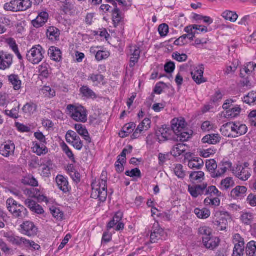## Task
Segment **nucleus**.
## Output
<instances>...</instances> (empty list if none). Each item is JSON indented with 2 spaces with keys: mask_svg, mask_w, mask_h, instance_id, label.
I'll return each mask as SVG.
<instances>
[{
  "mask_svg": "<svg viewBox=\"0 0 256 256\" xmlns=\"http://www.w3.org/2000/svg\"><path fill=\"white\" fill-rule=\"evenodd\" d=\"M106 174V172H102L101 179L98 182L92 184L91 197L94 199L98 198L101 202L106 201L108 196Z\"/></svg>",
  "mask_w": 256,
  "mask_h": 256,
  "instance_id": "obj_1",
  "label": "nucleus"
},
{
  "mask_svg": "<svg viewBox=\"0 0 256 256\" xmlns=\"http://www.w3.org/2000/svg\"><path fill=\"white\" fill-rule=\"evenodd\" d=\"M32 6V2L30 0H11L4 5V8L6 11L16 12L26 10Z\"/></svg>",
  "mask_w": 256,
  "mask_h": 256,
  "instance_id": "obj_3",
  "label": "nucleus"
},
{
  "mask_svg": "<svg viewBox=\"0 0 256 256\" xmlns=\"http://www.w3.org/2000/svg\"><path fill=\"white\" fill-rule=\"evenodd\" d=\"M204 69V65L201 64L196 68L194 72H191L192 78L197 84H200L206 82L203 77Z\"/></svg>",
  "mask_w": 256,
  "mask_h": 256,
  "instance_id": "obj_16",
  "label": "nucleus"
},
{
  "mask_svg": "<svg viewBox=\"0 0 256 256\" xmlns=\"http://www.w3.org/2000/svg\"><path fill=\"white\" fill-rule=\"evenodd\" d=\"M12 64V55L0 52V70H5L10 67Z\"/></svg>",
  "mask_w": 256,
  "mask_h": 256,
  "instance_id": "obj_12",
  "label": "nucleus"
},
{
  "mask_svg": "<svg viewBox=\"0 0 256 256\" xmlns=\"http://www.w3.org/2000/svg\"><path fill=\"white\" fill-rule=\"evenodd\" d=\"M203 160L200 158H194L188 160V166L191 169L200 170L204 166Z\"/></svg>",
  "mask_w": 256,
  "mask_h": 256,
  "instance_id": "obj_30",
  "label": "nucleus"
},
{
  "mask_svg": "<svg viewBox=\"0 0 256 256\" xmlns=\"http://www.w3.org/2000/svg\"><path fill=\"white\" fill-rule=\"evenodd\" d=\"M20 108V105L18 108H14L12 110H5L4 112L6 116H8L12 118H18V110Z\"/></svg>",
  "mask_w": 256,
  "mask_h": 256,
  "instance_id": "obj_55",
  "label": "nucleus"
},
{
  "mask_svg": "<svg viewBox=\"0 0 256 256\" xmlns=\"http://www.w3.org/2000/svg\"><path fill=\"white\" fill-rule=\"evenodd\" d=\"M222 16L226 20H229L231 22H235L238 18V15L236 13L233 11L226 10L222 12Z\"/></svg>",
  "mask_w": 256,
  "mask_h": 256,
  "instance_id": "obj_38",
  "label": "nucleus"
},
{
  "mask_svg": "<svg viewBox=\"0 0 256 256\" xmlns=\"http://www.w3.org/2000/svg\"><path fill=\"white\" fill-rule=\"evenodd\" d=\"M254 216L250 212H245L242 214L240 216L242 222L246 225L250 224L253 220Z\"/></svg>",
  "mask_w": 256,
  "mask_h": 256,
  "instance_id": "obj_48",
  "label": "nucleus"
},
{
  "mask_svg": "<svg viewBox=\"0 0 256 256\" xmlns=\"http://www.w3.org/2000/svg\"><path fill=\"white\" fill-rule=\"evenodd\" d=\"M136 124L134 123H130L126 124L123 128L122 132L124 133V135L122 136V138L126 137L133 130L134 128H135Z\"/></svg>",
  "mask_w": 256,
  "mask_h": 256,
  "instance_id": "obj_53",
  "label": "nucleus"
},
{
  "mask_svg": "<svg viewBox=\"0 0 256 256\" xmlns=\"http://www.w3.org/2000/svg\"><path fill=\"white\" fill-rule=\"evenodd\" d=\"M4 236L7 240L12 243L13 244L22 247L24 246V242H26V239L23 238H20L13 234L12 232H6L4 234Z\"/></svg>",
  "mask_w": 256,
  "mask_h": 256,
  "instance_id": "obj_15",
  "label": "nucleus"
},
{
  "mask_svg": "<svg viewBox=\"0 0 256 256\" xmlns=\"http://www.w3.org/2000/svg\"><path fill=\"white\" fill-rule=\"evenodd\" d=\"M52 214L53 216L56 218L58 220H62L64 218V213L61 211L60 208L52 207L50 208Z\"/></svg>",
  "mask_w": 256,
  "mask_h": 256,
  "instance_id": "obj_52",
  "label": "nucleus"
},
{
  "mask_svg": "<svg viewBox=\"0 0 256 256\" xmlns=\"http://www.w3.org/2000/svg\"><path fill=\"white\" fill-rule=\"evenodd\" d=\"M8 209L14 218L20 220L25 218L28 216L26 208L22 205L17 206H8Z\"/></svg>",
  "mask_w": 256,
  "mask_h": 256,
  "instance_id": "obj_8",
  "label": "nucleus"
},
{
  "mask_svg": "<svg viewBox=\"0 0 256 256\" xmlns=\"http://www.w3.org/2000/svg\"><path fill=\"white\" fill-rule=\"evenodd\" d=\"M15 145L12 142H8L0 147V153L4 157H8L14 154Z\"/></svg>",
  "mask_w": 256,
  "mask_h": 256,
  "instance_id": "obj_17",
  "label": "nucleus"
},
{
  "mask_svg": "<svg viewBox=\"0 0 256 256\" xmlns=\"http://www.w3.org/2000/svg\"><path fill=\"white\" fill-rule=\"evenodd\" d=\"M184 31L188 34H184V36H187L186 38H188V40H192L196 34L195 28H194V25L186 27L184 28Z\"/></svg>",
  "mask_w": 256,
  "mask_h": 256,
  "instance_id": "obj_54",
  "label": "nucleus"
},
{
  "mask_svg": "<svg viewBox=\"0 0 256 256\" xmlns=\"http://www.w3.org/2000/svg\"><path fill=\"white\" fill-rule=\"evenodd\" d=\"M198 233L202 236V240L204 238H208L212 236V230L207 226H202L198 229Z\"/></svg>",
  "mask_w": 256,
  "mask_h": 256,
  "instance_id": "obj_49",
  "label": "nucleus"
},
{
  "mask_svg": "<svg viewBox=\"0 0 256 256\" xmlns=\"http://www.w3.org/2000/svg\"><path fill=\"white\" fill-rule=\"evenodd\" d=\"M8 80L14 90H18L21 88L22 82L18 75L12 74L9 76Z\"/></svg>",
  "mask_w": 256,
  "mask_h": 256,
  "instance_id": "obj_33",
  "label": "nucleus"
},
{
  "mask_svg": "<svg viewBox=\"0 0 256 256\" xmlns=\"http://www.w3.org/2000/svg\"><path fill=\"white\" fill-rule=\"evenodd\" d=\"M66 141L71 144L76 149L80 150L83 146V143L76 132L68 130L66 136Z\"/></svg>",
  "mask_w": 256,
  "mask_h": 256,
  "instance_id": "obj_6",
  "label": "nucleus"
},
{
  "mask_svg": "<svg viewBox=\"0 0 256 256\" xmlns=\"http://www.w3.org/2000/svg\"><path fill=\"white\" fill-rule=\"evenodd\" d=\"M216 151V149L211 148L207 150H203L200 152V156L202 157L206 158L215 154Z\"/></svg>",
  "mask_w": 256,
  "mask_h": 256,
  "instance_id": "obj_59",
  "label": "nucleus"
},
{
  "mask_svg": "<svg viewBox=\"0 0 256 256\" xmlns=\"http://www.w3.org/2000/svg\"><path fill=\"white\" fill-rule=\"evenodd\" d=\"M48 14L46 12H40L36 18L32 20V26L36 28L42 26L48 21Z\"/></svg>",
  "mask_w": 256,
  "mask_h": 256,
  "instance_id": "obj_19",
  "label": "nucleus"
},
{
  "mask_svg": "<svg viewBox=\"0 0 256 256\" xmlns=\"http://www.w3.org/2000/svg\"><path fill=\"white\" fill-rule=\"evenodd\" d=\"M232 66H228L226 67V70L224 72L226 74L228 75L230 74H234L238 66V62L234 60L232 62Z\"/></svg>",
  "mask_w": 256,
  "mask_h": 256,
  "instance_id": "obj_56",
  "label": "nucleus"
},
{
  "mask_svg": "<svg viewBox=\"0 0 256 256\" xmlns=\"http://www.w3.org/2000/svg\"><path fill=\"white\" fill-rule=\"evenodd\" d=\"M234 122H229L224 124L220 128V132L222 134L228 138H234L235 133L234 132Z\"/></svg>",
  "mask_w": 256,
  "mask_h": 256,
  "instance_id": "obj_18",
  "label": "nucleus"
},
{
  "mask_svg": "<svg viewBox=\"0 0 256 256\" xmlns=\"http://www.w3.org/2000/svg\"><path fill=\"white\" fill-rule=\"evenodd\" d=\"M22 233L28 236H34L36 234L38 228L34 224L30 222H26L21 225Z\"/></svg>",
  "mask_w": 256,
  "mask_h": 256,
  "instance_id": "obj_11",
  "label": "nucleus"
},
{
  "mask_svg": "<svg viewBox=\"0 0 256 256\" xmlns=\"http://www.w3.org/2000/svg\"><path fill=\"white\" fill-rule=\"evenodd\" d=\"M241 110L242 109L240 106H236L234 107L230 108L229 110H228L224 116L226 118H234L240 114Z\"/></svg>",
  "mask_w": 256,
  "mask_h": 256,
  "instance_id": "obj_39",
  "label": "nucleus"
},
{
  "mask_svg": "<svg viewBox=\"0 0 256 256\" xmlns=\"http://www.w3.org/2000/svg\"><path fill=\"white\" fill-rule=\"evenodd\" d=\"M172 57L174 59L179 62H184L188 58V56L186 54H180L178 52L174 53L172 55Z\"/></svg>",
  "mask_w": 256,
  "mask_h": 256,
  "instance_id": "obj_64",
  "label": "nucleus"
},
{
  "mask_svg": "<svg viewBox=\"0 0 256 256\" xmlns=\"http://www.w3.org/2000/svg\"><path fill=\"white\" fill-rule=\"evenodd\" d=\"M218 166L216 160L214 159L208 160L206 162V168L210 172L211 177H212V174H214V172L218 168Z\"/></svg>",
  "mask_w": 256,
  "mask_h": 256,
  "instance_id": "obj_45",
  "label": "nucleus"
},
{
  "mask_svg": "<svg viewBox=\"0 0 256 256\" xmlns=\"http://www.w3.org/2000/svg\"><path fill=\"white\" fill-rule=\"evenodd\" d=\"M204 186H205L204 190V194H210V196H212L213 194L214 196H220L221 192L218 191L215 186H210L208 188L207 184H204Z\"/></svg>",
  "mask_w": 256,
  "mask_h": 256,
  "instance_id": "obj_40",
  "label": "nucleus"
},
{
  "mask_svg": "<svg viewBox=\"0 0 256 256\" xmlns=\"http://www.w3.org/2000/svg\"><path fill=\"white\" fill-rule=\"evenodd\" d=\"M125 174L127 176L132 178L136 177L140 178L141 177V172L138 168L132 169L130 170H127Z\"/></svg>",
  "mask_w": 256,
  "mask_h": 256,
  "instance_id": "obj_58",
  "label": "nucleus"
},
{
  "mask_svg": "<svg viewBox=\"0 0 256 256\" xmlns=\"http://www.w3.org/2000/svg\"><path fill=\"white\" fill-rule=\"evenodd\" d=\"M234 182L231 178H226L221 182V188L224 190H227L234 186Z\"/></svg>",
  "mask_w": 256,
  "mask_h": 256,
  "instance_id": "obj_46",
  "label": "nucleus"
},
{
  "mask_svg": "<svg viewBox=\"0 0 256 256\" xmlns=\"http://www.w3.org/2000/svg\"><path fill=\"white\" fill-rule=\"evenodd\" d=\"M232 164L230 161L223 160L218 165V168L216 170L214 174H212V178H218L222 177L226 172L228 170L231 168Z\"/></svg>",
  "mask_w": 256,
  "mask_h": 256,
  "instance_id": "obj_9",
  "label": "nucleus"
},
{
  "mask_svg": "<svg viewBox=\"0 0 256 256\" xmlns=\"http://www.w3.org/2000/svg\"><path fill=\"white\" fill-rule=\"evenodd\" d=\"M186 150L185 145L183 144L180 143L174 146L171 151V154L174 156L177 157L184 153Z\"/></svg>",
  "mask_w": 256,
  "mask_h": 256,
  "instance_id": "obj_37",
  "label": "nucleus"
},
{
  "mask_svg": "<svg viewBox=\"0 0 256 256\" xmlns=\"http://www.w3.org/2000/svg\"><path fill=\"white\" fill-rule=\"evenodd\" d=\"M80 92L86 97L90 98H95L96 97L95 93L87 86H83L80 88Z\"/></svg>",
  "mask_w": 256,
  "mask_h": 256,
  "instance_id": "obj_51",
  "label": "nucleus"
},
{
  "mask_svg": "<svg viewBox=\"0 0 256 256\" xmlns=\"http://www.w3.org/2000/svg\"><path fill=\"white\" fill-rule=\"evenodd\" d=\"M32 152L38 156L45 154L48 152V150L46 146H40V144L37 142H32Z\"/></svg>",
  "mask_w": 256,
  "mask_h": 256,
  "instance_id": "obj_34",
  "label": "nucleus"
},
{
  "mask_svg": "<svg viewBox=\"0 0 256 256\" xmlns=\"http://www.w3.org/2000/svg\"><path fill=\"white\" fill-rule=\"evenodd\" d=\"M168 30V26L166 24L160 25L158 28L159 34L162 37L166 36L167 35Z\"/></svg>",
  "mask_w": 256,
  "mask_h": 256,
  "instance_id": "obj_60",
  "label": "nucleus"
},
{
  "mask_svg": "<svg viewBox=\"0 0 256 256\" xmlns=\"http://www.w3.org/2000/svg\"><path fill=\"white\" fill-rule=\"evenodd\" d=\"M74 128L78 133L82 136L84 140L87 142L88 144L92 142V139L89 136V134L85 126L82 124H76L74 126Z\"/></svg>",
  "mask_w": 256,
  "mask_h": 256,
  "instance_id": "obj_24",
  "label": "nucleus"
},
{
  "mask_svg": "<svg viewBox=\"0 0 256 256\" xmlns=\"http://www.w3.org/2000/svg\"><path fill=\"white\" fill-rule=\"evenodd\" d=\"M246 252L247 256H254L256 255V242L250 241L246 247Z\"/></svg>",
  "mask_w": 256,
  "mask_h": 256,
  "instance_id": "obj_41",
  "label": "nucleus"
},
{
  "mask_svg": "<svg viewBox=\"0 0 256 256\" xmlns=\"http://www.w3.org/2000/svg\"><path fill=\"white\" fill-rule=\"evenodd\" d=\"M56 182L59 188L64 193L69 192L70 188L68 181L62 175H58L56 176Z\"/></svg>",
  "mask_w": 256,
  "mask_h": 256,
  "instance_id": "obj_21",
  "label": "nucleus"
},
{
  "mask_svg": "<svg viewBox=\"0 0 256 256\" xmlns=\"http://www.w3.org/2000/svg\"><path fill=\"white\" fill-rule=\"evenodd\" d=\"M130 52L129 54L130 56H140V49L136 46H129Z\"/></svg>",
  "mask_w": 256,
  "mask_h": 256,
  "instance_id": "obj_62",
  "label": "nucleus"
},
{
  "mask_svg": "<svg viewBox=\"0 0 256 256\" xmlns=\"http://www.w3.org/2000/svg\"><path fill=\"white\" fill-rule=\"evenodd\" d=\"M204 174L203 172L198 171L192 172L190 176V178L192 182L197 181L201 182L204 180Z\"/></svg>",
  "mask_w": 256,
  "mask_h": 256,
  "instance_id": "obj_42",
  "label": "nucleus"
},
{
  "mask_svg": "<svg viewBox=\"0 0 256 256\" xmlns=\"http://www.w3.org/2000/svg\"><path fill=\"white\" fill-rule=\"evenodd\" d=\"M220 242V239L212 235L208 238H204L202 244L206 249L214 250L218 246Z\"/></svg>",
  "mask_w": 256,
  "mask_h": 256,
  "instance_id": "obj_13",
  "label": "nucleus"
},
{
  "mask_svg": "<svg viewBox=\"0 0 256 256\" xmlns=\"http://www.w3.org/2000/svg\"><path fill=\"white\" fill-rule=\"evenodd\" d=\"M60 35V30L54 26H50L47 30L46 36L52 42L58 40Z\"/></svg>",
  "mask_w": 256,
  "mask_h": 256,
  "instance_id": "obj_25",
  "label": "nucleus"
},
{
  "mask_svg": "<svg viewBox=\"0 0 256 256\" xmlns=\"http://www.w3.org/2000/svg\"><path fill=\"white\" fill-rule=\"evenodd\" d=\"M228 215V212H216V216H221V218L218 220H216L214 222L215 228L218 230H226L228 226L227 220L222 216H226Z\"/></svg>",
  "mask_w": 256,
  "mask_h": 256,
  "instance_id": "obj_10",
  "label": "nucleus"
},
{
  "mask_svg": "<svg viewBox=\"0 0 256 256\" xmlns=\"http://www.w3.org/2000/svg\"><path fill=\"white\" fill-rule=\"evenodd\" d=\"M51 59L57 62L62 60V52L60 49L55 46H51L48 51Z\"/></svg>",
  "mask_w": 256,
  "mask_h": 256,
  "instance_id": "obj_28",
  "label": "nucleus"
},
{
  "mask_svg": "<svg viewBox=\"0 0 256 256\" xmlns=\"http://www.w3.org/2000/svg\"><path fill=\"white\" fill-rule=\"evenodd\" d=\"M192 134V132L190 130L189 132H186L185 130L182 131L175 134L174 142H186L187 141L191 136Z\"/></svg>",
  "mask_w": 256,
  "mask_h": 256,
  "instance_id": "obj_27",
  "label": "nucleus"
},
{
  "mask_svg": "<svg viewBox=\"0 0 256 256\" xmlns=\"http://www.w3.org/2000/svg\"><path fill=\"white\" fill-rule=\"evenodd\" d=\"M30 196L32 198H36L38 202H48L47 198L44 195H40V190L38 189L34 188H31L28 190V194H29Z\"/></svg>",
  "mask_w": 256,
  "mask_h": 256,
  "instance_id": "obj_32",
  "label": "nucleus"
},
{
  "mask_svg": "<svg viewBox=\"0 0 256 256\" xmlns=\"http://www.w3.org/2000/svg\"><path fill=\"white\" fill-rule=\"evenodd\" d=\"M66 113L75 121L85 122L87 120L86 111L82 106L68 104L66 107Z\"/></svg>",
  "mask_w": 256,
  "mask_h": 256,
  "instance_id": "obj_2",
  "label": "nucleus"
},
{
  "mask_svg": "<svg viewBox=\"0 0 256 256\" xmlns=\"http://www.w3.org/2000/svg\"><path fill=\"white\" fill-rule=\"evenodd\" d=\"M174 172L178 178L183 179L186 176V172L183 170L182 164H176L174 168Z\"/></svg>",
  "mask_w": 256,
  "mask_h": 256,
  "instance_id": "obj_50",
  "label": "nucleus"
},
{
  "mask_svg": "<svg viewBox=\"0 0 256 256\" xmlns=\"http://www.w3.org/2000/svg\"><path fill=\"white\" fill-rule=\"evenodd\" d=\"M244 102L248 104H252L256 102V92H252L244 97Z\"/></svg>",
  "mask_w": 256,
  "mask_h": 256,
  "instance_id": "obj_61",
  "label": "nucleus"
},
{
  "mask_svg": "<svg viewBox=\"0 0 256 256\" xmlns=\"http://www.w3.org/2000/svg\"><path fill=\"white\" fill-rule=\"evenodd\" d=\"M194 213L199 218L201 219H206L210 215V210L206 208L202 209L196 208L194 210Z\"/></svg>",
  "mask_w": 256,
  "mask_h": 256,
  "instance_id": "obj_36",
  "label": "nucleus"
},
{
  "mask_svg": "<svg viewBox=\"0 0 256 256\" xmlns=\"http://www.w3.org/2000/svg\"><path fill=\"white\" fill-rule=\"evenodd\" d=\"M205 186L203 184L188 186V191L190 195L194 198H197L200 195L204 194Z\"/></svg>",
  "mask_w": 256,
  "mask_h": 256,
  "instance_id": "obj_22",
  "label": "nucleus"
},
{
  "mask_svg": "<svg viewBox=\"0 0 256 256\" xmlns=\"http://www.w3.org/2000/svg\"><path fill=\"white\" fill-rule=\"evenodd\" d=\"M244 248V244H234L232 256H243Z\"/></svg>",
  "mask_w": 256,
  "mask_h": 256,
  "instance_id": "obj_47",
  "label": "nucleus"
},
{
  "mask_svg": "<svg viewBox=\"0 0 256 256\" xmlns=\"http://www.w3.org/2000/svg\"><path fill=\"white\" fill-rule=\"evenodd\" d=\"M22 183L24 185H28L32 186H37L38 182L32 175H28L22 179Z\"/></svg>",
  "mask_w": 256,
  "mask_h": 256,
  "instance_id": "obj_43",
  "label": "nucleus"
},
{
  "mask_svg": "<svg viewBox=\"0 0 256 256\" xmlns=\"http://www.w3.org/2000/svg\"><path fill=\"white\" fill-rule=\"evenodd\" d=\"M186 124L184 118H174L172 121L171 128L174 132L178 134L184 129Z\"/></svg>",
  "mask_w": 256,
  "mask_h": 256,
  "instance_id": "obj_20",
  "label": "nucleus"
},
{
  "mask_svg": "<svg viewBox=\"0 0 256 256\" xmlns=\"http://www.w3.org/2000/svg\"><path fill=\"white\" fill-rule=\"evenodd\" d=\"M256 68V64L252 62H250L246 64V66L241 70L240 72V76L242 78H244L246 76V74H250Z\"/></svg>",
  "mask_w": 256,
  "mask_h": 256,
  "instance_id": "obj_35",
  "label": "nucleus"
},
{
  "mask_svg": "<svg viewBox=\"0 0 256 256\" xmlns=\"http://www.w3.org/2000/svg\"><path fill=\"white\" fill-rule=\"evenodd\" d=\"M234 132L235 136L234 138H238L241 136L245 134L248 132V128L246 125L242 124L240 122H234Z\"/></svg>",
  "mask_w": 256,
  "mask_h": 256,
  "instance_id": "obj_26",
  "label": "nucleus"
},
{
  "mask_svg": "<svg viewBox=\"0 0 256 256\" xmlns=\"http://www.w3.org/2000/svg\"><path fill=\"white\" fill-rule=\"evenodd\" d=\"M156 135L159 142H164L166 140L174 141L175 133L172 128L163 126L156 132Z\"/></svg>",
  "mask_w": 256,
  "mask_h": 256,
  "instance_id": "obj_5",
  "label": "nucleus"
},
{
  "mask_svg": "<svg viewBox=\"0 0 256 256\" xmlns=\"http://www.w3.org/2000/svg\"><path fill=\"white\" fill-rule=\"evenodd\" d=\"M221 138L218 134H208L204 136L202 140L204 143H208L211 144H216L220 142Z\"/></svg>",
  "mask_w": 256,
  "mask_h": 256,
  "instance_id": "obj_29",
  "label": "nucleus"
},
{
  "mask_svg": "<svg viewBox=\"0 0 256 256\" xmlns=\"http://www.w3.org/2000/svg\"><path fill=\"white\" fill-rule=\"evenodd\" d=\"M37 106L34 103L30 102L26 104L22 108L23 112L29 115L33 114L36 111Z\"/></svg>",
  "mask_w": 256,
  "mask_h": 256,
  "instance_id": "obj_44",
  "label": "nucleus"
},
{
  "mask_svg": "<svg viewBox=\"0 0 256 256\" xmlns=\"http://www.w3.org/2000/svg\"><path fill=\"white\" fill-rule=\"evenodd\" d=\"M232 170L236 178L242 181H246L251 176L249 170L241 165L234 167Z\"/></svg>",
  "mask_w": 256,
  "mask_h": 256,
  "instance_id": "obj_7",
  "label": "nucleus"
},
{
  "mask_svg": "<svg viewBox=\"0 0 256 256\" xmlns=\"http://www.w3.org/2000/svg\"><path fill=\"white\" fill-rule=\"evenodd\" d=\"M114 8L112 10V21L114 22V26L116 28L122 19V12L117 6H114Z\"/></svg>",
  "mask_w": 256,
  "mask_h": 256,
  "instance_id": "obj_31",
  "label": "nucleus"
},
{
  "mask_svg": "<svg viewBox=\"0 0 256 256\" xmlns=\"http://www.w3.org/2000/svg\"><path fill=\"white\" fill-rule=\"evenodd\" d=\"M164 234L163 230L160 228L159 224L156 222L154 224L151 230L150 240L152 243H156L161 238Z\"/></svg>",
  "mask_w": 256,
  "mask_h": 256,
  "instance_id": "obj_14",
  "label": "nucleus"
},
{
  "mask_svg": "<svg viewBox=\"0 0 256 256\" xmlns=\"http://www.w3.org/2000/svg\"><path fill=\"white\" fill-rule=\"evenodd\" d=\"M62 148L63 150V151L65 152V154H66L68 157L74 162H75L74 155L72 152V151L69 148L68 146L65 144L64 143V144L62 146Z\"/></svg>",
  "mask_w": 256,
  "mask_h": 256,
  "instance_id": "obj_57",
  "label": "nucleus"
},
{
  "mask_svg": "<svg viewBox=\"0 0 256 256\" xmlns=\"http://www.w3.org/2000/svg\"><path fill=\"white\" fill-rule=\"evenodd\" d=\"M150 120L148 118H144L143 121L138 126H140L143 131L147 130L150 126Z\"/></svg>",
  "mask_w": 256,
  "mask_h": 256,
  "instance_id": "obj_63",
  "label": "nucleus"
},
{
  "mask_svg": "<svg viewBox=\"0 0 256 256\" xmlns=\"http://www.w3.org/2000/svg\"><path fill=\"white\" fill-rule=\"evenodd\" d=\"M247 191V188L244 186H237L233 189L230 192V195L234 199H241L244 197Z\"/></svg>",
  "mask_w": 256,
  "mask_h": 256,
  "instance_id": "obj_23",
  "label": "nucleus"
},
{
  "mask_svg": "<svg viewBox=\"0 0 256 256\" xmlns=\"http://www.w3.org/2000/svg\"><path fill=\"white\" fill-rule=\"evenodd\" d=\"M45 52L42 46L38 45L33 46L28 52L26 57L28 60L32 64H39L44 58Z\"/></svg>",
  "mask_w": 256,
  "mask_h": 256,
  "instance_id": "obj_4",
  "label": "nucleus"
}]
</instances>
